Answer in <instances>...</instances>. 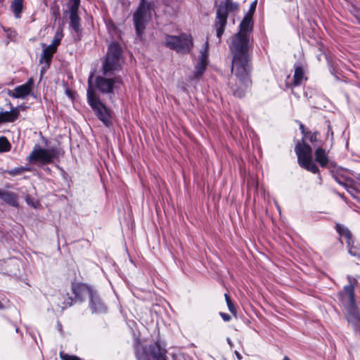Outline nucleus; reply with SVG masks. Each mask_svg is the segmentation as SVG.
Returning <instances> with one entry per match:
<instances>
[{
    "mask_svg": "<svg viewBox=\"0 0 360 360\" xmlns=\"http://www.w3.org/2000/svg\"><path fill=\"white\" fill-rule=\"evenodd\" d=\"M16 333H19V328L17 326H15Z\"/></svg>",
    "mask_w": 360,
    "mask_h": 360,
    "instance_id": "nucleus-44",
    "label": "nucleus"
},
{
    "mask_svg": "<svg viewBox=\"0 0 360 360\" xmlns=\"http://www.w3.org/2000/svg\"><path fill=\"white\" fill-rule=\"evenodd\" d=\"M335 180L337 181V182H338L340 184H341L342 183L340 182V180H338L337 177H335Z\"/></svg>",
    "mask_w": 360,
    "mask_h": 360,
    "instance_id": "nucleus-46",
    "label": "nucleus"
},
{
    "mask_svg": "<svg viewBox=\"0 0 360 360\" xmlns=\"http://www.w3.org/2000/svg\"><path fill=\"white\" fill-rule=\"evenodd\" d=\"M354 290L355 287L352 284H347L344 286L342 290L338 293L342 305L356 302Z\"/></svg>",
    "mask_w": 360,
    "mask_h": 360,
    "instance_id": "nucleus-19",
    "label": "nucleus"
},
{
    "mask_svg": "<svg viewBox=\"0 0 360 360\" xmlns=\"http://www.w3.org/2000/svg\"><path fill=\"white\" fill-rule=\"evenodd\" d=\"M122 49L117 43H112L108 46L105 59L103 63V76L110 77L121 69Z\"/></svg>",
    "mask_w": 360,
    "mask_h": 360,
    "instance_id": "nucleus-4",
    "label": "nucleus"
},
{
    "mask_svg": "<svg viewBox=\"0 0 360 360\" xmlns=\"http://www.w3.org/2000/svg\"><path fill=\"white\" fill-rule=\"evenodd\" d=\"M56 153V148H51L50 149H46L36 145L34 147L33 150L27 157V160L29 162L39 161L42 164H49L53 161Z\"/></svg>",
    "mask_w": 360,
    "mask_h": 360,
    "instance_id": "nucleus-10",
    "label": "nucleus"
},
{
    "mask_svg": "<svg viewBox=\"0 0 360 360\" xmlns=\"http://www.w3.org/2000/svg\"><path fill=\"white\" fill-rule=\"evenodd\" d=\"M250 38L241 34H235L229 44L233 55L232 67H250L248 51Z\"/></svg>",
    "mask_w": 360,
    "mask_h": 360,
    "instance_id": "nucleus-1",
    "label": "nucleus"
},
{
    "mask_svg": "<svg viewBox=\"0 0 360 360\" xmlns=\"http://www.w3.org/2000/svg\"><path fill=\"white\" fill-rule=\"evenodd\" d=\"M347 319L355 328H360V314L356 302L343 305Z\"/></svg>",
    "mask_w": 360,
    "mask_h": 360,
    "instance_id": "nucleus-14",
    "label": "nucleus"
},
{
    "mask_svg": "<svg viewBox=\"0 0 360 360\" xmlns=\"http://www.w3.org/2000/svg\"><path fill=\"white\" fill-rule=\"evenodd\" d=\"M208 41H206L204 49L200 51L199 60L195 65L193 72V77L195 79L201 77L206 70V67L208 64Z\"/></svg>",
    "mask_w": 360,
    "mask_h": 360,
    "instance_id": "nucleus-13",
    "label": "nucleus"
},
{
    "mask_svg": "<svg viewBox=\"0 0 360 360\" xmlns=\"http://www.w3.org/2000/svg\"><path fill=\"white\" fill-rule=\"evenodd\" d=\"M58 329H61V325H59Z\"/></svg>",
    "mask_w": 360,
    "mask_h": 360,
    "instance_id": "nucleus-47",
    "label": "nucleus"
},
{
    "mask_svg": "<svg viewBox=\"0 0 360 360\" xmlns=\"http://www.w3.org/2000/svg\"><path fill=\"white\" fill-rule=\"evenodd\" d=\"M25 171H30V168L27 167H15L11 172H9V174L12 175H16V174H21Z\"/></svg>",
    "mask_w": 360,
    "mask_h": 360,
    "instance_id": "nucleus-30",
    "label": "nucleus"
},
{
    "mask_svg": "<svg viewBox=\"0 0 360 360\" xmlns=\"http://www.w3.org/2000/svg\"><path fill=\"white\" fill-rule=\"evenodd\" d=\"M319 135V131L312 132L309 131L306 135L302 139V142L306 143L305 141L308 140L310 143H311L314 146L318 141V136Z\"/></svg>",
    "mask_w": 360,
    "mask_h": 360,
    "instance_id": "nucleus-28",
    "label": "nucleus"
},
{
    "mask_svg": "<svg viewBox=\"0 0 360 360\" xmlns=\"http://www.w3.org/2000/svg\"><path fill=\"white\" fill-rule=\"evenodd\" d=\"M347 246L351 256L360 259V247L358 243H355L354 238L350 241H347Z\"/></svg>",
    "mask_w": 360,
    "mask_h": 360,
    "instance_id": "nucleus-27",
    "label": "nucleus"
},
{
    "mask_svg": "<svg viewBox=\"0 0 360 360\" xmlns=\"http://www.w3.org/2000/svg\"><path fill=\"white\" fill-rule=\"evenodd\" d=\"M7 105H8L10 110L0 112V124L5 122H13L19 116L20 111L18 108L13 107L11 102H8Z\"/></svg>",
    "mask_w": 360,
    "mask_h": 360,
    "instance_id": "nucleus-20",
    "label": "nucleus"
},
{
    "mask_svg": "<svg viewBox=\"0 0 360 360\" xmlns=\"http://www.w3.org/2000/svg\"><path fill=\"white\" fill-rule=\"evenodd\" d=\"M93 73L88 79V89L86 92L89 105L94 111L98 118L107 127L111 124V115L110 110L103 105L96 96L92 86Z\"/></svg>",
    "mask_w": 360,
    "mask_h": 360,
    "instance_id": "nucleus-3",
    "label": "nucleus"
},
{
    "mask_svg": "<svg viewBox=\"0 0 360 360\" xmlns=\"http://www.w3.org/2000/svg\"><path fill=\"white\" fill-rule=\"evenodd\" d=\"M60 356L62 360H82L80 358H79L77 356L69 355L67 354H64L63 352L60 353Z\"/></svg>",
    "mask_w": 360,
    "mask_h": 360,
    "instance_id": "nucleus-32",
    "label": "nucleus"
},
{
    "mask_svg": "<svg viewBox=\"0 0 360 360\" xmlns=\"http://www.w3.org/2000/svg\"><path fill=\"white\" fill-rule=\"evenodd\" d=\"M335 230L338 233L340 237H345L347 241H350L353 239V236L351 231L345 226L337 223L335 224Z\"/></svg>",
    "mask_w": 360,
    "mask_h": 360,
    "instance_id": "nucleus-26",
    "label": "nucleus"
},
{
    "mask_svg": "<svg viewBox=\"0 0 360 360\" xmlns=\"http://www.w3.org/2000/svg\"><path fill=\"white\" fill-rule=\"evenodd\" d=\"M72 292L75 295V300L82 302L86 296L90 297L94 290L84 283H75L72 284Z\"/></svg>",
    "mask_w": 360,
    "mask_h": 360,
    "instance_id": "nucleus-16",
    "label": "nucleus"
},
{
    "mask_svg": "<svg viewBox=\"0 0 360 360\" xmlns=\"http://www.w3.org/2000/svg\"><path fill=\"white\" fill-rule=\"evenodd\" d=\"M307 79V77L305 76V72L304 68L301 65H295V72L293 75V81L290 83H287L286 86L291 89H293L294 87L300 86L303 84L304 81ZM292 93L295 96L299 98V95L297 94L293 90H292Z\"/></svg>",
    "mask_w": 360,
    "mask_h": 360,
    "instance_id": "nucleus-15",
    "label": "nucleus"
},
{
    "mask_svg": "<svg viewBox=\"0 0 360 360\" xmlns=\"http://www.w3.org/2000/svg\"><path fill=\"white\" fill-rule=\"evenodd\" d=\"M252 27V17L251 14L248 13L243 18L240 23L239 31L236 34H241L243 36L249 37L250 38Z\"/></svg>",
    "mask_w": 360,
    "mask_h": 360,
    "instance_id": "nucleus-21",
    "label": "nucleus"
},
{
    "mask_svg": "<svg viewBox=\"0 0 360 360\" xmlns=\"http://www.w3.org/2000/svg\"><path fill=\"white\" fill-rule=\"evenodd\" d=\"M315 161L322 167H325L328 165L329 162L328 155L326 150L321 146H319L315 150Z\"/></svg>",
    "mask_w": 360,
    "mask_h": 360,
    "instance_id": "nucleus-24",
    "label": "nucleus"
},
{
    "mask_svg": "<svg viewBox=\"0 0 360 360\" xmlns=\"http://www.w3.org/2000/svg\"><path fill=\"white\" fill-rule=\"evenodd\" d=\"M61 38L58 37L57 35L54 37V38L52 40V42L49 46L51 47L52 49L57 51V47L60 44Z\"/></svg>",
    "mask_w": 360,
    "mask_h": 360,
    "instance_id": "nucleus-33",
    "label": "nucleus"
},
{
    "mask_svg": "<svg viewBox=\"0 0 360 360\" xmlns=\"http://www.w3.org/2000/svg\"><path fill=\"white\" fill-rule=\"evenodd\" d=\"M167 350L158 342L143 345L136 354L138 360H167Z\"/></svg>",
    "mask_w": 360,
    "mask_h": 360,
    "instance_id": "nucleus-9",
    "label": "nucleus"
},
{
    "mask_svg": "<svg viewBox=\"0 0 360 360\" xmlns=\"http://www.w3.org/2000/svg\"><path fill=\"white\" fill-rule=\"evenodd\" d=\"M276 207H277V210H278V212H281L280 206L277 203L276 204Z\"/></svg>",
    "mask_w": 360,
    "mask_h": 360,
    "instance_id": "nucleus-43",
    "label": "nucleus"
},
{
    "mask_svg": "<svg viewBox=\"0 0 360 360\" xmlns=\"http://www.w3.org/2000/svg\"><path fill=\"white\" fill-rule=\"evenodd\" d=\"M347 278L348 280V284H352L354 287H356V285L357 283V280L355 278H353L350 275H348L347 276Z\"/></svg>",
    "mask_w": 360,
    "mask_h": 360,
    "instance_id": "nucleus-37",
    "label": "nucleus"
},
{
    "mask_svg": "<svg viewBox=\"0 0 360 360\" xmlns=\"http://www.w3.org/2000/svg\"><path fill=\"white\" fill-rule=\"evenodd\" d=\"M33 84L32 79H30L26 83L16 86L13 91H9V96L13 98H23L28 96Z\"/></svg>",
    "mask_w": 360,
    "mask_h": 360,
    "instance_id": "nucleus-18",
    "label": "nucleus"
},
{
    "mask_svg": "<svg viewBox=\"0 0 360 360\" xmlns=\"http://www.w3.org/2000/svg\"><path fill=\"white\" fill-rule=\"evenodd\" d=\"M79 8L74 6H68V10L65 11V13H68L69 17V27L78 37L81 34L82 30L81 18L78 14Z\"/></svg>",
    "mask_w": 360,
    "mask_h": 360,
    "instance_id": "nucleus-12",
    "label": "nucleus"
},
{
    "mask_svg": "<svg viewBox=\"0 0 360 360\" xmlns=\"http://www.w3.org/2000/svg\"><path fill=\"white\" fill-rule=\"evenodd\" d=\"M64 304L65 307H63V308L71 307L73 304V299L70 297H68L65 301L64 302Z\"/></svg>",
    "mask_w": 360,
    "mask_h": 360,
    "instance_id": "nucleus-36",
    "label": "nucleus"
},
{
    "mask_svg": "<svg viewBox=\"0 0 360 360\" xmlns=\"http://www.w3.org/2000/svg\"><path fill=\"white\" fill-rule=\"evenodd\" d=\"M283 360H290L288 356H285Z\"/></svg>",
    "mask_w": 360,
    "mask_h": 360,
    "instance_id": "nucleus-45",
    "label": "nucleus"
},
{
    "mask_svg": "<svg viewBox=\"0 0 360 360\" xmlns=\"http://www.w3.org/2000/svg\"><path fill=\"white\" fill-rule=\"evenodd\" d=\"M353 15L360 25V9L354 8L353 11Z\"/></svg>",
    "mask_w": 360,
    "mask_h": 360,
    "instance_id": "nucleus-35",
    "label": "nucleus"
},
{
    "mask_svg": "<svg viewBox=\"0 0 360 360\" xmlns=\"http://www.w3.org/2000/svg\"><path fill=\"white\" fill-rule=\"evenodd\" d=\"M328 139H330V141L333 142V131L332 127H331L329 122H328V124H327V132H326V139L327 140Z\"/></svg>",
    "mask_w": 360,
    "mask_h": 360,
    "instance_id": "nucleus-34",
    "label": "nucleus"
},
{
    "mask_svg": "<svg viewBox=\"0 0 360 360\" xmlns=\"http://www.w3.org/2000/svg\"><path fill=\"white\" fill-rule=\"evenodd\" d=\"M224 296H225L226 302L227 307L229 308V311L231 313H232L233 314H236V310L234 307L233 304L232 303V302L231 300V298L229 297V296L227 294H225Z\"/></svg>",
    "mask_w": 360,
    "mask_h": 360,
    "instance_id": "nucleus-31",
    "label": "nucleus"
},
{
    "mask_svg": "<svg viewBox=\"0 0 360 360\" xmlns=\"http://www.w3.org/2000/svg\"><path fill=\"white\" fill-rule=\"evenodd\" d=\"M11 145L8 140L4 137L1 136L0 137V153H5L8 152L11 150Z\"/></svg>",
    "mask_w": 360,
    "mask_h": 360,
    "instance_id": "nucleus-29",
    "label": "nucleus"
},
{
    "mask_svg": "<svg viewBox=\"0 0 360 360\" xmlns=\"http://www.w3.org/2000/svg\"><path fill=\"white\" fill-rule=\"evenodd\" d=\"M238 8V4L231 0H226L221 1L217 10V16L214 22V27L217 32V37L219 39V42L221 41V36L223 35L225 27L227 22V17L229 12H233Z\"/></svg>",
    "mask_w": 360,
    "mask_h": 360,
    "instance_id": "nucleus-5",
    "label": "nucleus"
},
{
    "mask_svg": "<svg viewBox=\"0 0 360 360\" xmlns=\"http://www.w3.org/2000/svg\"><path fill=\"white\" fill-rule=\"evenodd\" d=\"M299 129L302 134V137L304 136V135L307 134V133L309 131L308 130L303 124L300 123Z\"/></svg>",
    "mask_w": 360,
    "mask_h": 360,
    "instance_id": "nucleus-38",
    "label": "nucleus"
},
{
    "mask_svg": "<svg viewBox=\"0 0 360 360\" xmlns=\"http://www.w3.org/2000/svg\"><path fill=\"white\" fill-rule=\"evenodd\" d=\"M89 306L93 314H102L107 311V307L95 291L90 295Z\"/></svg>",
    "mask_w": 360,
    "mask_h": 360,
    "instance_id": "nucleus-17",
    "label": "nucleus"
},
{
    "mask_svg": "<svg viewBox=\"0 0 360 360\" xmlns=\"http://www.w3.org/2000/svg\"><path fill=\"white\" fill-rule=\"evenodd\" d=\"M0 199L10 206L18 207V196L16 193L0 189Z\"/></svg>",
    "mask_w": 360,
    "mask_h": 360,
    "instance_id": "nucleus-22",
    "label": "nucleus"
},
{
    "mask_svg": "<svg viewBox=\"0 0 360 360\" xmlns=\"http://www.w3.org/2000/svg\"><path fill=\"white\" fill-rule=\"evenodd\" d=\"M299 165L313 174L319 173L317 165L312 160V148L307 143L298 141L295 147Z\"/></svg>",
    "mask_w": 360,
    "mask_h": 360,
    "instance_id": "nucleus-6",
    "label": "nucleus"
},
{
    "mask_svg": "<svg viewBox=\"0 0 360 360\" xmlns=\"http://www.w3.org/2000/svg\"><path fill=\"white\" fill-rule=\"evenodd\" d=\"M256 1H254L251 4L250 8V12H254L256 8Z\"/></svg>",
    "mask_w": 360,
    "mask_h": 360,
    "instance_id": "nucleus-41",
    "label": "nucleus"
},
{
    "mask_svg": "<svg viewBox=\"0 0 360 360\" xmlns=\"http://www.w3.org/2000/svg\"><path fill=\"white\" fill-rule=\"evenodd\" d=\"M24 8V0H13L11 1L10 9L13 13L15 18L19 19L21 18V14Z\"/></svg>",
    "mask_w": 360,
    "mask_h": 360,
    "instance_id": "nucleus-25",
    "label": "nucleus"
},
{
    "mask_svg": "<svg viewBox=\"0 0 360 360\" xmlns=\"http://www.w3.org/2000/svg\"><path fill=\"white\" fill-rule=\"evenodd\" d=\"M164 44L166 47L183 54L190 52L193 46L191 35L186 33L178 36L166 34Z\"/></svg>",
    "mask_w": 360,
    "mask_h": 360,
    "instance_id": "nucleus-7",
    "label": "nucleus"
},
{
    "mask_svg": "<svg viewBox=\"0 0 360 360\" xmlns=\"http://www.w3.org/2000/svg\"><path fill=\"white\" fill-rule=\"evenodd\" d=\"M4 0H0V2L3 1Z\"/></svg>",
    "mask_w": 360,
    "mask_h": 360,
    "instance_id": "nucleus-49",
    "label": "nucleus"
},
{
    "mask_svg": "<svg viewBox=\"0 0 360 360\" xmlns=\"http://www.w3.org/2000/svg\"><path fill=\"white\" fill-rule=\"evenodd\" d=\"M235 354L238 360H240L242 359L241 354L238 351H235Z\"/></svg>",
    "mask_w": 360,
    "mask_h": 360,
    "instance_id": "nucleus-42",
    "label": "nucleus"
},
{
    "mask_svg": "<svg viewBox=\"0 0 360 360\" xmlns=\"http://www.w3.org/2000/svg\"><path fill=\"white\" fill-rule=\"evenodd\" d=\"M58 329H61V325H59Z\"/></svg>",
    "mask_w": 360,
    "mask_h": 360,
    "instance_id": "nucleus-48",
    "label": "nucleus"
},
{
    "mask_svg": "<svg viewBox=\"0 0 360 360\" xmlns=\"http://www.w3.org/2000/svg\"><path fill=\"white\" fill-rule=\"evenodd\" d=\"M121 83L122 79L120 77L110 78L98 76L96 78V87L103 94H113L115 84Z\"/></svg>",
    "mask_w": 360,
    "mask_h": 360,
    "instance_id": "nucleus-11",
    "label": "nucleus"
},
{
    "mask_svg": "<svg viewBox=\"0 0 360 360\" xmlns=\"http://www.w3.org/2000/svg\"><path fill=\"white\" fill-rule=\"evenodd\" d=\"M68 6H74L75 7H79L80 0H69Z\"/></svg>",
    "mask_w": 360,
    "mask_h": 360,
    "instance_id": "nucleus-39",
    "label": "nucleus"
},
{
    "mask_svg": "<svg viewBox=\"0 0 360 360\" xmlns=\"http://www.w3.org/2000/svg\"><path fill=\"white\" fill-rule=\"evenodd\" d=\"M250 67L239 66L232 67L231 71L233 76L229 80V86L234 96L242 98L245 96L247 89L251 84L249 77Z\"/></svg>",
    "mask_w": 360,
    "mask_h": 360,
    "instance_id": "nucleus-2",
    "label": "nucleus"
},
{
    "mask_svg": "<svg viewBox=\"0 0 360 360\" xmlns=\"http://www.w3.org/2000/svg\"><path fill=\"white\" fill-rule=\"evenodd\" d=\"M151 18L150 6L146 0H141L133 15V21L137 37L141 39L146 25Z\"/></svg>",
    "mask_w": 360,
    "mask_h": 360,
    "instance_id": "nucleus-8",
    "label": "nucleus"
},
{
    "mask_svg": "<svg viewBox=\"0 0 360 360\" xmlns=\"http://www.w3.org/2000/svg\"><path fill=\"white\" fill-rule=\"evenodd\" d=\"M41 46L43 47V51L41 55L39 62L40 63H45L46 66L48 68L51 63L53 56L56 51L49 46H46L45 44H41Z\"/></svg>",
    "mask_w": 360,
    "mask_h": 360,
    "instance_id": "nucleus-23",
    "label": "nucleus"
},
{
    "mask_svg": "<svg viewBox=\"0 0 360 360\" xmlns=\"http://www.w3.org/2000/svg\"><path fill=\"white\" fill-rule=\"evenodd\" d=\"M221 316L225 321H229L231 319L230 315L225 313H220Z\"/></svg>",
    "mask_w": 360,
    "mask_h": 360,
    "instance_id": "nucleus-40",
    "label": "nucleus"
}]
</instances>
